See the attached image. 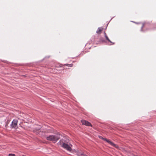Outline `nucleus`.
<instances>
[{"mask_svg": "<svg viewBox=\"0 0 156 156\" xmlns=\"http://www.w3.org/2000/svg\"><path fill=\"white\" fill-rule=\"evenodd\" d=\"M62 136L60 135L59 133H58L54 135H50L47 137V139L48 140L54 142H56L59 139H60Z\"/></svg>", "mask_w": 156, "mask_h": 156, "instance_id": "obj_1", "label": "nucleus"}, {"mask_svg": "<svg viewBox=\"0 0 156 156\" xmlns=\"http://www.w3.org/2000/svg\"><path fill=\"white\" fill-rule=\"evenodd\" d=\"M62 147L69 151H71L72 149L71 147L67 144L64 143L62 145Z\"/></svg>", "mask_w": 156, "mask_h": 156, "instance_id": "obj_2", "label": "nucleus"}, {"mask_svg": "<svg viewBox=\"0 0 156 156\" xmlns=\"http://www.w3.org/2000/svg\"><path fill=\"white\" fill-rule=\"evenodd\" d=\"M103 140H105L107 142H108V143H109V144H110L112 146H113V147H115L118 148V147L117 145L114 144V143H113L112 142L110 141L109 140H108L106 138H103Z\"/></svg>", "mask_w": 156, "mask_h": 156, "instance_id": "obj_3", "label": "nucleus"}, {"mask_svg": "<svg viewBox=\"0 0 156 156\" xmlns=\"http://www.w3.org/2000/svg\"><path fill=\"white\" fill-rule=\"evenodd\" d=\"M81 122L83 125H85L86 126H92L91 124L87 121L82 120H81Z\"/></svg>", "mask_w": 156, "mask_h": 156, "instance_id": "obj_4", "label": "nucleus"}, {"mask_svg": "<svg viewBox=\"0 0 156 156\" xmlns=\"http://www.w3.org/2000/svg\"><path fill=\"white\" fill-rule=\"evenodd\" d=\"M76 155L78 156H87L81 151H76Z\"/></svg>", "mask_w": 156, "mask_h": 156, "instance_id": "obj_5", "label": "nucleus"}, {"mask_svg": "<svg viewBox=\"0 0 156 156\" xmlns=\"http://www.w3.org/2000/svg\"><path fill=\"white\" fill-rule=\"evenodd\" d=\"M17 121L16 120H13L12 122L11 126L12 127L15 128L17 125Z\"/></svg>", "mask_w": 156, "mask_h": 156, "instance_id": "obj_6", "label": "nucleus"}, {"mask_svg": "<svg viewBox=\"0 0 156 156\" xmlns=\"http://www.w3.org/2000/svg\"><path fill=\"white\" fill-rule=\"evenodd\" d=\"M103 29L102 27H99L97 29L96 33L98 34H100L101 33V32L102 30Z\"/></svg>", "mask_w": 156, "mask_h": 156, "instance_id": "obj_7", "label": "nucleus"}, {"mask_svg": "<svg viewBox=\"0 0 156 156\" xmlns=\"http://www.w3.org/2000/svg\"><path fill=\"white\" fill-rule=\"evenodd\" d=\"M105 37L106 39L108 41V42H110L111 43H112L113 44H114V43H112V41L109 39L107 36V35L106 33L105 32H104Z\"/></svg>", "mask_w": 156, "mask_h": 156, "instance_id": "obj_8", "label": "nucleus"}, {"mask_svg": "<svg viewBox=\"0 0 156 156\" xmlns=\"http://www.w3.org/2000/svg\"><path fill=\"white\" fill-rule=\"evenodd\" d=\"M64 143H65V141L63 139H62L60 140L58 144L62 146V144H63Z\"/></svg>", "mask_w": 156, "mask_h": 156, "instance_id": "obj_9", "label": "nucleus"}, {"mask_svg": "<svg viewBox=\"0 0 156 156\" xmlns=\"http://www.w3.org/2000/svg\"><path fill=\"white\" fill-rule=\"evenodd\" d=\"M41 128V126H39L35 128V129L36 130H40Z\"/></svg>", "mask_w": 156, "mask_h": 156, "instance_id": "obj_10", "label": "nucleus"}, {"mask_svg": "<svg viewBox=\"0 0 156 156\" xmlns=\"http://www.w3.org/2000/svg\"><path fill=\"white\" fill-rule=\"evenodd\" d=\"M65 65L67 66H68L70 67H72L73 66V64H65Z\"/></svg>", "mask_w": 156, "mask_h": 156, "instance_id": "obj_11", "label": "nucleus"}, {"mask_svg": "<svg viewBox=\"0 0 156 156\" xmlns=\"http://www.w3.org/2000/svg\"><path fill=\"white\" fill-rule=\"evenodd\" d=\"M9 156H15V155L14 154H9Z\"/></svg>", "mask_w": 156, "mask_h": 156, "instance_id": "obj_12", "label": "nucleus"}, {"mask_svg": "<svg viewBox=\"0 0 156 156\" xmlns=\"http://www.w3.org/2000/svg\"><path fill=\"white\" fill-rule=\"evenodd\" d=\"M144 27V25L143 24V25L142 26V27L141 28V30H143V27Z\"/></svg>", "mask_w": 156, "mask_h": 156, "instance_id": "obj_13", "label": "nucleus"}, {"mask_svg": "<svg viewBox=\"0 0 156 156\" xmlns=\"http://www.w3.org/2000/svg\"><path fill=\"white\" fill-rule=\"evenodd\" d=\"M99 138H101L103 139V138H103L102 136H99Z\"/></svg>", "mask_w": 156, "mask_h": 156, "instance_id": "obj_14", "label": "nucleus"}]
</instances>
